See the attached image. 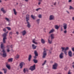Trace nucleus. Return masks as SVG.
<instances>
[{"mask_svg": "<svg viewBox=\"0 0 74 74\" xmlns=\"http://www.w3.org/2000/svg\"><path fill=\"white\" fill-rule=\"evenodd\" d=\"M1 48L2 49V52H3V54H1V55H2L3 57H6L7 56L6 53L5 52V51L4 49L5 48V45L3 43H1Z\"/></svg>", "mask_w": 74, "mask_h": 74, "instance_id": "nucleus-1", "label": "nucleus"}, {"mask_svg": "<svg viewBox=\"0 0 74 74\" xmlns=\"http://www.w3.org/2000/svg\"><path fill=\"white\" fill-rule=\"evenodd\" d=\"M7 34L6 33H4L3 35V43L5 44L6 43V40L7 39L6 36H7Z\"/></svg>", "mask_w": 74, "mask_h": 74, "instance_id": "nucleus-2", "label": "nucleus"}, {"mask_svg": "<svg viewBox=\"0 0 74 74\" xmlns=\"http://www.w3.org/2000/svg\"><path fill=\"white\" fill-rule=\"evenodd\" d=\"M44 51L43 52V56H42V58H45L47 55V51H48V50L47 49H46L45 50V49H44Z\"/></svg>", "mask_w": 74, "mask_h": 74, "instance_id": "nucleus-3", "label": "nucleus"}, {"mask_svg": "<svg viewBox=\"0 0 74 74\" xmlns=\"http://www.w3.org/2000/svg\"><path fill=\"white\" fill-rule=\"evenodd\" d=\"M58 65V64L57 63H54V64L53 65L52 69L54 70L57 69Z\"/></svg>", "mask_w": 74, "mask_h": 74, "instance_id": "nucleus-4", "label": "nucleus"}, {"mask_svg": "<svg viewBox=\"0 0 74 74\" xmlns=\"http://www.w3.org/2000/svg\"><path fill=\"white\" fill-rule=\"evenodd\" d=\"M35 69V65L34 64L33 66H31L29 68V69L31 70L32 71H33Z\"/></svg>", "mask_w": 74, "mask_h": 74, "instance_id": "nucleus-5", "label": "nucleus"}, {"mask_svg": "<svg viewBox=\"0 0 74 74\" xmlns=\"http://www.w3.org/2000/svg\"><path fill=\"white\" fill-rule=\"evenodd\" d=\"M61 49H62V51H63L64 50V51H67V50H69V47H66L65 48L62 47H61Z\"/></svg>", "mask_w": 74, "mask_h": 74, "instance_id": "nucleus-6", "label": "nucleus"}, {"mask_svg": "<svg viewBox=\"0 0 74 74\" xmlns=\"http://www.w3.org/2000/svg\"><path fill=\"white\" fill-rule=\"evenodd\" d=\"M54 19V16L53 15H50L49 16V20H52Z\"/></svg>", "mask_w": 74, "mask_h": 74, "instance_id": "nucleus-7", "label": "nucleus"}, {"mask_svg": "<svg viewBox=\"0 0 74 74\" xmlns=\"http://www.w3.org/2000/svg\"><path fill=\"white\" fill-rule=\"evenodd\" d=\"M59 58L60 59H62L64 58V53H61L59 55Z\"/></svg>", "mask_w": 74, "mask_h": 74, "instance_id": "nucleus-8", "label": "nucleus"}, {"mask_svg": "<svg viewBox=\"0 0 74 74\" xmlns=\"http://www.w3.org/2000/svg\"><path fill=\"white\" fill-rule=\"evenodd\" d=\"M29 20V15L28 14H27L26 16V21L27 23V22H28V21Z\"/></svg>", "mask_w": 74, "mask_h": 74, "instance_id": "nucleus-9", "label": "nucleus"}, {"mask_svg": "<svg viewBox=\"0 0 74 74\" xmlns=\"http://www.w3.org/2000/svg\"><path fill=\"white\" fill-rule=\"evenodd\" d=\"M25 65V64L23 62H22L21 63H20V68L21 69H22L23 68V66Z\"/></svg>", "mask_w": 74, "mask_h": 74, "instance_id": "nucleus-10", "label": "nucleus"}, {"mask_svg": "<svg viewBox=\"0 0 74 74\" xmlns=\"http://www.w3.org/2000/svg\"><path fill=\"white\" fill-rule=\"evenodd\" d=\"M63 25V27L64 29H66L67 27V25L66 23H64Z\"/></svg>", "mask_w": 74, "mask_h": 74, "instance_id": "nucleus-11", "label": "nucleus"}, {"mask_svg": "<svg viewBox=\"0 0 74 74\" xmlns=\"http://www.w3.org/2000/svg\"><path fill=\"white\" fill-rule=\"evenodd\" d=\"M70 57H72V53L71 51H69L68 53Z\"/></svg>", "mask_w": 74, "mask_h": 74, "instance_id": "nucleus-12", "label": "nucleus"}, {"mask_svg": "<svg viewBox=\"0 0 74 74\" xmlns=\"http://www.w3.org/2000/svg\"><path fill=\"white\" fill-rule=\"evenodd\" d=\"M7 47L8 48H7V50H6V51H7V52H9L10 51V45H8L7 46Z\"/></svg>", "mask_w": 74, "mask_h": 74, "instance_id": "nucleus-13", "label": "nucleus"}, {"mask_svg": "<svg viewBox=\"0 0 74 74\" xmlns=\"http://www.w3.org/2000/svg\"><path fill=\"white\" fill-rule=\"evenodd\" d=\"M21 33H22V34L23 36L25 35V34H27L26 31L25 30L22 32H21Z\"/></svg>", "mask_w": 74, "mask_h": 74, "instance_id": "nucleus-14", "label": "nucleus"}, {"mask_svg": "<svg viewBox=\"0 0 74 74\" xmlns=\"http://www.w3.org/2000/svg\"><path fill=\"white\" fill-rule=\"evenodd\" d=\"M54 34H52L51 35V40H53L54 39Z\"/></svg>", "mask_w": 74, "mask_h": 74, "instance_id": "nucleus-15", "label": "nucleus"}, {"mask_svg": "<svg viewBox=\"0 0 74 74\" xmlns=\"http://www.w3.org/2000/svg\"><path fill=\"white\" fill-rule=\"evenodd\" d=\"M37 46H35L34 44L32 45V47L33 49H36Z\"/></svg>", "mask_w": 74, "mask_h": 74, "instance_id": "nucleus-16", "label": "nucleus"}, {"mask_svg": "<svg viewBox=\"0 0 74 74\" xmlns=\"http://www.w3.org/2000/svg\"><path fill=\"white\" fill-rule=\"evenodd\" d=\"M36 41L37 40H36L35 39H34L32 40V42L33 43H34L36 45H38V43L37 42H36Z\"/></svg>", "mask_w": 74, "mask_h": 74, "instance_id": "nucleus-17", "label": "nucleus"}, {"mask_svg": "<svg viewBox=\"0 0 74 74\" xmlns=\"http://www.w3.org/2000/svg\"><path fill=\"white\" fill-rule=\"evenodd\" d=\"M19 58V55L18 54L16 55V56L15 57V58L16 60H17Z\"/></svg>", "mask_w": 74, "mask_h": 74, "instance_id": "nucleus-18", "label": "nucleus"}, {"mask_svg": "<svg viewBox=\"0 0 74 74\" xmlns=\"http://www.w3.org/2000/svg\"><path fill=\"white\" fill-rule=\"evenodd\" d=\"M31 17L33 19L35 20L36 18V16H34L33 15H31Z\"/></svg>", "mask_w": 74, "mask_h": 74, "instance_id": "nucleus-19", "label": "nucleus"}, {"mask_svg": "<svg viewBox=\"0 0 74 74\" xmlns=\"http://www.w3.org/2000/svg\"><path fill=\"white\" fill-rule=\"evenodd\" d=\"M3 70L4 71V73L6 74L7 72V69H5V68H3Z\"/></svg>", "mask_w": 74, "mask_h": 74, "instance_id": "nucleus-20", "label": "nucleus"}, {"mask_svg": "<svg viewBox=\"0 0 74 74\" xmlns=\"http://www.w3.org/2000/svg\"><path fill=\"white\" fill-rule=\"evenodd\" d=\"M40 19H38L36 20V22L37 24H39L40 23Z\"/></svg>", "mask_w": 74, "mask_h": 74, "instance_id": "nucleus-21", "label": "nucleus"}, {"mask_svg": "<svg viewBox=\"0 0 74 74\" xmlns=\"http://www.w3.org/2000/svg\"><path fill=\"white\" fill-rule=\"evenodd\" d=\"M27 27H28V28H30V27L31 26V25H30V24L29 23V22H27Z\"/></svg>", "mask_w": 74, "mask_h": 74, "instance_id": "nucleus-22", "label": "nucleus"}, {"mask_svg": "<svg viewBox=\"0 0 74 74\" xmlns=\"http://www.w3.org/2000/svg\"><path fill=\"white\" fill-rule=\"evenodd\" d=\"M1 10L4 13H5L6 12V11H5V10H4L3 8H1Z\"/></svg>", "mask_w": 74, "mask_h": 74, "instance_id": "nucleus-23", "label": "nucleus"}, {"mask_svg": "<svg viewBox=\"0 0 74 74\" xmlns=\"http://www.w3.org/2000/svg\"><path fill=\"white\" fill-rule=\"evenodd\" d=\"M32 58V56L31 55H29V58H28V60L29 61H30V60H31V58Z\"/></svg>", "mask_w": 74, "mask_h": 74, "instance_id": "nucleus-24", "label": "nucleus"}, {"mask_svg": "<svg viewBox=\"0 0 74 74\" xmlns=\"http://www.w3.org/2000/svg\"><path fill=\"white\" fill-rule=\"evenodd\" d=\"M6 66L7 68L9 69H10V65L9 64H7Z\"/></svg>", "mask_w": 74, "mask_h": 74, "instance_id": "nucleus-25", "label": "nucleus"}, {"mask_svg": "<svg viewBox=\"0 0 74 74\" xmlns=\"http://www.w3.org/2000/svg\"><path fill=\"white\" fill-rule=\"evenodd\" d=\"M54 31V30L53 29L51 30L49 32V34H51V33H52Z\"/></svg>", "mask_w": 74, "mask_h": 74, "instance_id": "nucleus-26", "label": "nucleus"}, {"mask_svg": "<svg viewBox=\"0 0 74 74\" xmlns=\"http://www.w3.org/2000/svg\"><path fill=\"white\" fill-rule=\"evenodd\" d=\"M41 42L42 43L44 44L45 43V40H44V39H41Z\"/></svg>", "mask_w": 74, "mask_h": 74, "instance_id": "nucleus-27", "label": "nucleus"}, {"mask_svg": "<svg viewBox=\"0 0 74 74\" xmlns=\"http://www.w3.org/2000/svg\"><path fill=\"white\" fill-rule=\"evenodd\" d=\"M50 40L49 39L48 40V42L50 44H51L52 43V40Z\"/></svg>", "mask_w": 74, "mask_h": 74, "instance_id": "nucleus-28", "label": "nucleus"}, {"mask_svg": "<svg viewBox=\"0 0 74 74\" xmlns=\"http://www.w3.org/2000/svg\"><path fill=\"white\" fill-rule=\"evenodd\" d=\"M34 54L36 56H38V53L36 51H34Z\"/></svg>", "mask_w": 74, "mask_h": 74, "instance_id": "nucleus-29", "label": "nucleus"}, {"mask_svg": "<svg viewBox=\"0 0 74 74\" xmlns=\"http://www.w3.org/2000/svg\"><path fill=\"white\" fill-rule=\"evenodd\" d=\"M13 60L12 58H10L8 59V61L9 62H12Z\"/></svg>", "mask_w": 74, "mask_h": 74, "instance_id": "nucleus-30", "label": "nucleus"}, {"mask_svg": "<svg viewBox=\"0 0 74 74\" xmlns=\"http://www.w3.org/2000/svg\"><path fill=\"white\" fill-rule=\"evenodd\" d=\"M13 11L15 15H16L17 14V12L16 11V10L15 9H13Z\"/></svg>", "mask_w": 74, "mask_h": 74, "instance_id": "nucleus-31", "label": "nucleus"}, {"mask_svg": "<svg viewBox=\"0 0 74 74\" xmlns=\"http://www.w3.org/2000/svg\"><path fill=\"white\" fill-rule=\"evenodd\" d=\"M33 61H34V62L35 63H37L38 61L37 60L35 59H34V60H33Z\"/></svg>", "mask_w": 74, "mask_h": 74, "instance_id": "nucleus-32", "label": "nucleus"}, {"mask_svg": "<svg viewBox=\"0 0 74 74\" xmlns=\"http://www.w3.org/2000/svg\"><path fill=\"white\" fill-rule=\"evenodd\" d=\"M60 27L58 26V25H55V29H58Z\"/></svg>", "mask_w": 74, "mask_h": 74, "instance_id": "nucleus-33", "label": "nucleus"}, {"mask_svg": "<svg viewBox=\"0 0 74 74\" xmlns=\"http://www.w3.org/2000/svg\"><path fill=\"white\" fill-rule=\"evenodd\" d=\"M74 9V8L73 7H72L71 6H70L69 8V10H73Z\"/></svg>", "mask_w": 74, "mask_h": 74, "instance_id": "nucleus-34", "label": "nucleus"}, {"mask_svg": "<svg viewBox=\"0 0 74 74\" xmlns=\"http://www.w3.org/2000/svg\"><path fill=\"white\" fill-rule=\"evenodd\" d=\"M38 17H39V18H42V15L39 14L38 15Z\"/></svg>", "mask_w": 74, "mask_h": 74, "instance_id": "nucleus-35", "label": "nucleus"}, {"mask_svg": "<svg viewBox=\"0 0 74 74\" xmlns=\"http://www.w3.org/2000/svg\"><path fill=\"white\" fill-rule=\"evenodd\" d=\"M64 54L66 56L67 55V52L66 51H64Z\"/></svg>", "mask_w": 74, "mask_h": 74, "instance_id": "nucleus-36", "label": "nucleus"}, {"mask_svg": "<svg viewBox=\"0 0 74 74\" xmlns=\"http://www.w3.org/2000/svg\"><path fill=\"white\" fill-rule=\"evenodd\" d=\"M46 62H47L46 60L45 61V62H44L43 63V64H42V66H43L46 63Z\"/></svg>", "mask_w": 74, "mask_h": 74, "instance_id": "nucleus-37", "label": "nucleus"}, {"mask_svg": "<svg viewBox=\"0 0 74 74\" xmlns=\"http://www.w3.org/2000/svg\"><path fill=\"white\" fill-rule=\"evenodd\" d=\"M5 19L7 21H8V22H9L10 21L8 18H5Z\"/></svg>", "mask_w": 74, "mask_h": 74, "instance_id": "nucleus-38", "label": "nucleus"}, {"mask_svg": "<svg viewBox=\"0 0 74 74\" xmlns=\"http://www.w3.org/2000/svg\"><path fill=\"white\" fill-rule=\"evenodd\" d=\"M27 70V68H24L23 70V71L25 73H26V70Z\"/></svg>", "mask_w": 74, "mask_h": 74, "instance_id": "nucleus-39", "label": "nucleus"}, {"mask_svg": "<svg viewBox=\"0 0 74 74\" xmlns=\"http://www.w3.org/2000/svg\"><path fill=\"white\" fill-rule=\"evenodd\" d=\"M6 28H7L9 30H11V28L10 27H7Z\"/></svg>", "mask_w": 74, "mask_h": 74, "instance_id": "nucleus-40", "label": "nucleus"}, {"mask_svg": "<svg viewBox=\"0 0 74 74\" xmlns=\"http://www.w3.org/2000/svg\"><path fill=\"white\" fill-rule=\"evenodd\" d=\"M6 28H3V31H4L5 32H6Z\"/></svg>", "mask_w": 74, "mask_h": 74, "instance_id": "nucleus-41", "label": "nucleus"}, {"mask_svg": "<svg viewBox=\"0 0 74 74\" xmlns=\"http://www.w3.org/2000/svg\"><path fill=\"white\" fill-rule=\"evenodd\" d=\"M40 9H41V8H37V9H36V11H39V10H40Z\"/></svg>", "mask_w": 74, "mask_h": 74, "instance_id": "nucleus-42", "label": "nucleus"}, {"mask_svg": "<svg viewBox=\"0 0 74 74\" xmlns=\"http://www.w3.org/2000/svg\"><path fill=\"white\" fill-rule=\"evenodd\" d=\"M72 68L74 69V64H72Z\"/></svg>", "mask_w": 74, "mask_h": 74, "instance_id": "nucleus-43", "label": "nucleus"}, {"mask_svg": "<svg viewBox=\"0 0 74 74\" xmlns=\"http://www.w3.org/2000/svg\"><path fill=\"white\" fill-rule=\"evenodd\" d=\"M72 1V0H69V3H71Z\"/></svg>", "mask_w": 74, "mask_h": 74, "instance_id": "nucleus-44", "label": "nucleus"}, {"mask_svg": "<svg viewBox=\"0 0 74 74\" xmlns=\"http://www.w3.org/2000/svg\"><path fill=\"white\" fill-rule=\"evenodd\" d=\"M41 3V2H38V5H40Z\"/></svg>", "mask_w": 74, "mask_h": 74, "instance_id": "nucleus-45", "label": "nucleus"}, {"mask_svg": "<svg viewBox=\"0 0 74 74\" xmlns=\"http://www.w3.org/2000/svg\"><path fill=\"white\" fill-rule=\"evenodd\" d=\"M12 32H10L9 33V34L12 35Z\"/></svg>", "mask_w": 74, "mask_h": 74, "instance_id": "nucleus-46", "label": "nucleus"}, {"mask_svg": "<svg viewBox=\"0 0 74 74\" xmlns=\"http://www.w3.org/2000/svg\"><path fill=\"white\" fill-rule=\"evenodd\" d=\"M68 74H72V73L69 71L68 72Z\"/></svg>", "mask_w": 74, "mask_h": 74, "instance_id": "nucleus-47", "label": "nucleus"}, {"mask_svg": "<svg viewBox=\"0 0 74 74\" xmlns=\"http://www.w3.org/2000/svg\"><path fill=\"white\" fill-rule=\"evenodd\" d=\"M72 51H74V47H73L72 48Z\"/></svg>", "mask_w": 74, "mask_h": 74, "instance_id": "nucleus-48", "label": "nucleus"}, {"mask_svg": "<svg viewBox=\"0 0 74 74\" xmlns=\"http://www.w3.org/2000/svg\"><path fill=\"white\" fill-rule=\"evenodd\" d=\"M64 33L65 34H66L67 33V31L66 30H65L64 31Z\"/></svg>", "mask_w": 74, "mask_h": 74, "instance_id": "nucleus-49", "label": "nucleus"}, {"mask_svg": "<svg viewBox=\"0 0 74 74\" xmlns=\"http://www.w3.org/2000/svg\"><path fill=\"white\" fill-rule=\"evenodd\" d=\"M38 1H39V2H41L42 1V0H38Z\"/></svg>", "mask_w": 74, "mask_h": 74, "instance_id": "nucleus-50", "label": "nucleus"}, {"mask_svg": "<svg viewBox=\"0 0 74 74\" xmlns=\"http://www.w3.org/2000/svg\"><path fill=\"white\" fill-rule=\"evenodd\" d=\"M63 31V29L62 27L61 28V31Z\"/></svg>", "mask_w": 74, "mask_h": 74, "instance_id": "nucleus-51", "label": "nucleus"}, {"mask_svg": "<svg viewBox=\"0 0 74 74\" xmlns=\"http://www.w3.org/2000/svg\"><path fill=\"white\" fill-rule=\"evenodd\" d=\"M72 19L74 21V17H73L72 18Z\"/></svg>", "mask_w": 74, "mask_h": 74, "instance_id": "nucleus-52", "label": "nucleus"}, {"mask_svg": "<svg viewBox=\"0 0 74 74\" xmlns=\"http://www.w3.org/2000/svg\"><path fill=\"white\" fill-rule=\"evenodd\" d=\"M36 56H34V58H35V59H36V58H37V57H36Z\"/></svg>", "mask_w": 74, "mask_h": 74, "instance_id": "nucleus-53", "label": "nucleus"}, {"mask_svg": "<svg viewBox=\"0 0 74 74\" xmlns=\"http://www.w3.org/2000/svg\"><path fill=\"white\" fill-rule=\"evenodd\" d=\"M66 12H67V13L69 14V12L68 11H66Z\"/></svg>", "mask_w": 74, "mask_h": 74, "instance_id": "nucleus-54", "label": "nucleus"}, {"mask_svg": "<svg viewBox=\"0 0 74 74\" xmlns=\"http://www.w3.org/2000/svg\"><path fill=\"white\" fill-rule=\"evenodd\" d=\"M25 1L27 2L28 1V0H25Z\"/></svg>", "mask_w": 74, "mask_h": 74, "instance_id": "nucleus-55", "label": "nucleus"}, {"mask_svg": "<svg viewBox=\"0 0 74 74\" xmlns=\"http://www.w3.org/2000/svg\"><path fill=\"white\" fill-rule=\"evenodd\" d=\"M0 74H3V73L1 72H0Z\"/></svg>", "mask_w": 74, "mask_h": 74, "instance_id": "nucleus-56", "label": "nucleus"}, {"mask_svg": "<svg viewBox=\"0 0 74 74\" xmlns=\"http://www.w3.org/2000/svg\"><path fill=\"white\" fill-rule=\"evenodd\" d=\"M56 2L54 3V5H56Z\"/></svg>", "mask_w": 74, "mask_h": 74, "instance_id": "nucleus-57", "label": "nucleus"}, {"mask_svg": "<svg viewBox=\"0 0 74 74\" xmlns=\"http://www.w3.org/2000/svg\"><path fill=\"white\" fill-rule=\"evenodd\" d=\"M16 34H18V32H16Z\"/></svg>", "mask_w": 74, "mask_h": 74, "instance_id": "nucleus-58", "label": "nucleus"}, {"mask_svg": "<svg viewBox=\"0 0 74 74\" xmlns=\"http://www.w3.org/2000/svg\"><path fill=\"white\" fill-rule=\"evenodd\" d=\"M8 33V31H7V32H6V34H7Z\"/></svg>", "mask_w": 74, "mask_h": 74, "instance_id": "nucleus-59", "label": "nucleus"}, {"mask_svg": "<svg viewBox=\"0 0 74 74\" xmlns=\"http://www.w3.org/2000/svg\"><path fill=\"white\" fill-rule=\"evenodd\" d=\"M72 64H74V62L72 63Z\"/></svg>", "mask_w": 74, "mask_h": 74, "instance_id": "nucleus-60", "label": "nucleus"}, {"mask_svg": "<svg viewBox=\"0 0 74 74\" xmlns=\"http://www.w3.org/2000/svg\"><path fill=\"white\" fill-rule=\"evenodd\" d=\"M1 2V0H0V3Z\"/></svg>", "mask_w": 74, "mask_h": 74, "instance_id": "nucleus-61", "label": "nucleus"}, {"mask_svg": "<svg viewBox=\"0 0 74 74\" xmlns=\"http://www.w3.org/2000/svg\"><path fill=\"white\" fill-rule=\"evenodd\" d=\"M73 34H74V31H73Z\"/></svg>", "mask_w": 74, "mask_h": 74, "instance_id": "nucleus-62", "label": "nucleus"}, {"mask_svg": "<svg viewBox=\"0 0 74 74\" xmlns=\"http://www.w3.org/2000/svg\"><path fill=\"white\" fill-rule=\"evenodd\" d=\"M49 53H51V52L50 51H49Z\"/></svg>", "mask_w": 74, "mask_h": 74, "instance_id": "nucleus-63", "label": "nucleus"}, {"mask_svg": "<svg viewBox=\"0 0 74 74\" xmlns=\"http://www.w3.org/2000/svg\"><path fill=\"white\" fill-rule=\"evenodd\" d=\"M58 74H61V73H58Z\"/></svg>", "mask_w": 74, "mask_h": 74, "instance_id": "nucleus-64", "label": "nucleus"}]
</instances>
